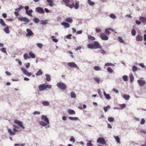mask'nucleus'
Returning <instances> with one entry per match:
<instances>
[{
    "instance_id": "1",
    "label": "nucleus",
    "mask_w": 146,
    "mask_h": 146,
    "mask_svg": "<svg viewBox=\"0 0 146 146\" xmlns=\"http://www.w3.org/2000/svg\"><path fill=\"white\" fill-rule=\"evenodd\" d=\"M41 119L44 121H40L39 122V124L42 126H46L47 124H49V121L47 118V116L45 115H42L41 116Z\"/></svg>"
},
{
    "instance_id": "2",
    "label": "nucleus",
    "mask_w": 146,
    "mask_h": 146,
    "mask_svg": "<svg viewBox=\"0 0 146 146\" xmlns=\"http://www.w3.org/2000/svg\"><path fill=\"white\" fill-rule=\"evenodd\" d=\"M52 87V86L50 85H46L45 84H41L39 86V89L40 91H42L48 88L50 89Z\"/></svg>"
},
{
    "instance_id": "3",
    "label": "nucleus",
    "mask_w": 146,
    "mask_h": 146,
    "mask_svg": "<svg viewBox=\"0 0 146 146\" xmlns=\"http://www.w3.org/2000/svg\"><path fill=\"white\" fill-rule=\"evenodd\" d=\"M57 86L61 89L64 90L66 88L67 86L65 84L61 82H59L57 84Z\"/></svg>"
},
{
    "instance_id": "4",
    "label": "nucleus",
    "mask_w": 146,
    "mask_h": 146,
    "mask_svg": "<svg viewBox=\"0 0 146 146\" xmlns=\"http://www.w3.org/2000/svg\"><path fill=\"white\" fill-rule=\"evenodd\" d=\"M18 19L19 21L25 22V24L30 22V20L29 19L25 17H19L18 18Z\"/></svg>"
},
{
    "instance_id": "5",
    "label": "nucleus",
    "mask_w": 146,
    "mask_h": 146,
    "mask_svg": "<svg viewBox=\"0 0 146 146\" xmlns=\"http://www.w3.org/2000/svg\"><path fill=\"white\" fill-rule=\"evenodd\" d=\"M97 142L98 143H101L103 145H105L106 143L105 139L102 137H99L98 139Z\"/></svg>"
},
{
    "instance_id": "6",
    "label": "nucleus",
    "mask_w": 146,
    "mask_h": 146,
    "mask_svg": "<svg viewBox=\"0 0 146 146\" xmlns=\"http://www.w3.org/2000/svg\"><path fill=\"white\" fill-rule=\"evenodd\" d=\"M100 37L102 40H107L108 39V37L104 33H101L100 34Z\"/></svg>"
},
{
    "instance_id": "7",
    "label": "nucleus",
    "mask_w": 146,
    "mask_h": 146,
    "mask_svg": "<svg viewBox=\"0 0 146 146\" xmlns=\"http://www.w3.org/2000/svg\"><path fill=\"white\" fill-rule=\"evenodd\" d=\"M36 11L40 14H43L44 13V9L41 7H37L35 9Z\"/></svg>"
},
{
    "instance_id": "8",
    "label": "nucleus",
    "mask_w": 146,
    "mask_h": 146,
    "mask_svg": "<svg viewBox=\"0 0 146 146\" xmlns=\"http://www.w3.org/2000/svg\"><path fill=\"white\" fill-rule=\"evenodd\" d=\"M94 49L98 48L101 49L102 48V46L100 45V44L97 41H95L94 42Z\"/></svg>"
},
{
    "instance_id": "9",
    "label": "nucleus",
    "mask_w": 146,
    "mask_h": 146,
    "mask_svg": "<svg viewBox=\"0 0 146 146\" xmlns=\"http://www.w3.org/2000/svg\"><path fill=\"white\" fill-rule=\"evenodd\" d=\"M62 1L65 3L67 6L69 7L71 9L73 8L72 5H71V4L69 3L70 2V0H62Z\"/></svg>"
},
{
    "instance_id": "10",
    "label": "nucleus",
    "mask_w": 146,
    "mask_h": 146,
    "mask_svg": "<svg viewBox=\"0 0 146 146\" xmlns=\"http://www.w3.org/2000/svg\"><path fill=\"white\" fill-rule=\"evenodd\" d=\"M67 65L70 67L72 68H76L79 69V67L77 66V65L75 64L74 62H69L67 63Z\"/></svg>"
},
{
    "instance_id": "11",
    "label": "nucleus",
    "mask_w": 146,
    "mask_h": 146,
    "mask_svg": "<svg viewBox=\"0 0 146 146\" xmlns=\"http://www.w3.org/2000/svg\"><path fill=\"white\" fill-rule=\"evenodd\" d=\"M14 122L15 123L19 125L20 127H21L23 129H24L25 127L23 126V125L22 124V122L19 121L18 120L16 119L14 120Z\"/></svg>"
},
{
    "instance_id": "12",
    "label": "nucleus",
    "mask_w": 146,
    "mask_h": 146,
    "mask_svg": "<svg viewBox=\"0 0 146 146\" xmlns=\"http://www.w3.org/2000/svg\"><path fill=\"white\" fill-rule=\"evenodd\" d=\"M21 69L24 74L28 76H30L32 74L31 72H28L26 69L23 68H21Z\"/></svg>"
},
{
    "instance_id": "13",
    "label": "nucleus",
    "mask_w": 146,
    "mask_h": 146,
    "mask_svg": "<svg viewBox=\"0 0 146 146\" xmlns=\"http://www.w3.org/2000/svg\"><path fill=\"white\" fill-rule=\"evenodd\" d=\"M27 33L26 34V36H30L33 35V33L32 31L29 29H27L26 30Z\"/></svg>"
},
{
    "instance_id": "14",
    "label": "nucleus",
    "mask_w": 146,
    "mask_h": 146,
    "mask_svg": "<svg viewBox=\"0 0 146 146\" xmlns=\"http://www.w3.org/2000/svg\"><path fill=\"white\" fill-rule=\"evenodd\" d=\"M136 39L137 41H142L143 40V37L141 35H138L137 36Z\"/></svg>"
},
{
    "instance_id": "15",
    "label": "nucleus",
    "mask_w": 146,
    "mask_h": 146,
    "mask_svg": "<svg viewBox=\"0 0 146 146\" xmlns=\"http://www.w3.org/2000/svg\"><path fill=\"white\" fill-rule=\"evenodd\" d=\"M137 82L140 86H143L145 85L146 84V82L145 81L140 80H138Z\"/></svg>"
},
{
    "instance_id": "16",
    "label": "nucleus",
    "mask_w": 146,
    "mask_h": 146,
    "mask_svg": "<svg viewBox=\"0 0 146 146\" xmlns=\"http://www.w3.org/2000/svg\"><path fill=\"white\" fill-rule=\"evenodd\" d=\"M71 5H72L73 6V8L74 7L76 9H77L79 7V2L78 1H76L75 4L74 3H73Z\"/></svg>"
},
{
    "instance_id": "17",
    "label": "nucleus",
    "mask_w": 146,
    "mask_h": 146,
    "mask_svg": "<svg viewBox=\"0 0 146 146\" xmlns=\"http://www.w3.org/2000/svg\"><path fill=\"white\" fill-rule=\"evenodd\" d=\"M61 24L64 27L67 28H69L70 27V24L66 22H63L62 23H61Z\"/></svg>"
},
{
    "instance_id": "18",
    "label": "nucleus",
    "mask_w": 146,
    "mask_h": 146,
    "mask_svg": "<svg viewBox=\"0 0 146 146\" xmlns=\"http://www.w3.org/2000/svg\"><path fill=\"white\" fill-rule=\"evenodd\" d=\"M139 20L143 23L146 22V18L144 17H141L139 18Z\"/></svg>"
},
{
    "instance_id": "19",
    "label": "nucleus",
    "mask_w": 146,
    "mask_h": 146,
    "mask_svg": "<svg viewBox=\"0 0 146 146\" xmlns=\"http://www.w3.org/2000/svg\"><path fill=\"white\" fill-rule=\"evenodd\" d=\"M65 21L66 22H69L70 23H71L73 21L72 18L70 17H68L66 19Z\"/></svg>"
},
{
    "instance_id": "20",
    "label": "nucleus",
    "mask_w": 146,
    "mask_h": 146,
    "mask_svg": "<svg viewBox=\"0 0 146 146\" xmlns=\"http://www.w3.org/2000/svg\"><path fill=\"white\" fill-rule=\"evenodd\" d=\"M104 96L107 99L109 100L111 99V97L110 96L109 94H106V92H104Z\"/></svg>"
},
{
    "instance_id": "21",
    "label": "nucleus",
    "mask_w": 146,
    "mask_h": 146,
    "mask_svg": "<svg viewBox=\"0 0 146 146\" xmlns=\"http://www.w3.org/2000/svg\"><path fill=\"white\" fill-rule=\"evenodd\" d=\"M48 3H49V5L50 7H52L53 6V3L54 1L52 0H46Z\"/></svg>"
},
{
    "instance_id": "22",
    "label": "nucleus",
    "mask_w": 146,
    "mask_h": 146,
    "mask_svg": "<svg viewBox=\"0 0 146 146\" xmlns=\"http://www.w3.org/2000/svg\"><path fill=\"white\" fill-rule=\"evenodd\" d=\"M0 23L4 27H5L6 25V24H5V23L4 22V21L2 19H0Z\"/></svg>"
},
{
    "instance_id": "23",
    "label": "nucleus",
    "mask_w": 146,
    "mask_h": 146,
    "mask_svg": "<svg viewBox=\"0 0 146 146\" xmlns=\"http://www.w3.org/2000/svg\"><path fill=\"white\" fill-rule=\"evenodd\" d=\"M33 12V11L31 9H30L29 11H27L26 12V13L29 16H32V15H31V13Z\"/></svg>"
},
{
    "instance_id": "24",
    "label": "nucleus",
    "mask_w": 146,
    "mask_h": 146,
    "mask_svg": "<svg viewBox=\"0 0 146 146\" xmlns=\"http://www.w3.org/2000/svg\"><path fill=\"white\" fill-rule=\"evenodd\" d=\"M68 113L70 115H74L75 114V111L72 110H68Z\"/></svg>"
},
{
    "instance_id": "25",
    "label": "nucleus",
    "mask_w": 146,
    "mask_h": 146,
    "mask_svg": "<svg viewBox=\"0 0 146 146\" xmlns=\"http://www.w3.org/2000/svg\"><path fill=\"white\" fill-rule=\"evenodd\" d=\"M8 131L11 135H14L15 134V133L13 132L12 130L10 129H8Z\"/></svg>"
},
{
    "instance_id": "26",
    "label": "nucleus",
    "mask_w": 146,
    "mask_h": 146,
    "mask_svg": "<svg viewBox=\"0 0 146 146\" xmlns=\"http://www.w3.org/2000/svg\"><path fill=\"white\" fill-rule=\"evenodd\" d=\"M4 31L5 33L7 34H9L10 33L9 28L7 26L4 29Z\"/></svg>"
},
{
    "instance_id": "27",
    "label": "nucleus",
    "mask_w": 146,
    "mask_h": 146,
    "mask_svg": "<svg viewBox=\"0 0 146 146\" xmlns=\"http://www.w3.org/2000/svg\"><path fill=\"white\" fill-rule=\"evenodd\" d=\"M87 47L89 48L94 49L93 44H89L87 45Z\"/></svg>"
},
{
    "instance_id": "28",
    "label": "nucleus",
    "mask_w": 146,
    "mask_h": 146,
    "mask_svg": "<svg viewBox=\"0 0 146 146\" xmlns=\"http://www.w3.org/2000/svg\"><path fill=\"white\" fill-rule=\"evenodd\" d=\"M123 97L125 100H128L129 99V98H130V96L129 95L125 94V95H123Z\"/></svg>"
},
{
    "instance_id": "29",
    "label": "nucleus",
    "mask_w": 146,
    "mask_h": 146,
    "mask_svg": "<svg viewBox=\"0 0 146 146\" xmlns=\"http://www.w3.org/2000/svg\"><path fill=\"white\" fill-rule=\"evenodd\" d=\"M129 76L130 79V82L131 83H132L133 82L134 79L133 76L132 74H130Z\"/></svg>"
},
{
    "instance_id": "30",
    "label": "nucleus",
    "mask_w": 146,
    "mask_h": 146,
    "mask_svg": "<svg viewBox=\"0 0 146 146\" xmlns=\"http://www.w3.org/2000/svg\"><path fill=\"white\" fill-rule=\"evenodd\" d=\"M88 38L89 39H90V40L92 41L94 40L95 39V37L91 35H90L88 36Z\"/></svg>"
},
{
    "instance_id": "31",
    "label": "nucleus",
    "mask_w": 146,
    "mask_h": 146,
    "mask_svg": "<svg viewBox=\"0 0 146 146\" xmlns=\"http://www.w3.org/2000/svg\"><path fill=\"white\" fill-rule=\"evenodd\" d=\"M46 80L48 81H50L51 79L50 75L48 74H46Z\"/></svg>"
},
{
    "instance_id": "32",
    "label": "nucleus",
    "mask_w": 146,
    "mask_h": 146,
    "mask_svg": "<svg viewBox=\"0 0 146 146\" xmlns=\"http://www.w3.org/2000/svg\"><path fill=\"white\" fill-rule=\"evenodd\" d=\"M42 104L45 106H48L49 105V103L47 101H43L42 102Z\"/></svg>"
},
{
    "instance_id": "33",
    "label": "nucleus",
    "mask_w": 146,
    "mask_h": 146,
    "mask_svg": "<svg viewBox=\"0 0 146 146\" xmlns=\"http://www.w3.org/2000/svg\"><path fill=\"white\" fill-rule=\"evenodd\" d=\"M29 54L30 57L32 58H34L35 57V55L33 53L31 52L29 53Z\"/></svg>"
},
{
    "instance_id": "34",
    "label": "nucleus",
    "mask_w": 146,
    "mask_h": 146,
    "mask_svg": "<svg viewBox=\"0 0 146 146\" xmlns=\"http://www.w3.org/2000/svg\"><path fill=\"white\" fill-rule=\"evenodd\" d=\"M42 74V72L41 69H39L38 72L36 73V76L41 75Z\"/></svg>"
},
{
    "instance_id": "35",
    "label": "nucleus",
    "mask_w": 146,
    "mask_h": 146,
    "mask_svg": "<svg viewBox=\"0 0 146 146\" xmlns=\"http://www.w3.org/2000/svg\"><path fill=\"white\" fill-rule=\"evenodd\" d=\"M70 96L71 98H75L76 97L75 93L73 92H72L71 93Z\"/></svg>"
},
{
    "instance_id": "36",
    "label": "nucleus",
    "mask_w": 146,
    "mask_h": 146,
    "mask_svg": "<svg viewBox=\"0 0 146 146\" xmlns=\"http://www.w3.org/2000/svg\"><path fill=\"white\" fill-rule=\"evenodd\" d=\"M55 36H52L51 38H52V40L54 42H58V40L56 38H54Z\"/></svg>"
},
{
    "instance_id": "37",
    "label": "nucleus",
    "mask_w": 146,
    "mask_h": 146,
    "mask_svg": "<svg viewBox=\"0 0 146 146\" xmlns=\"http://www.w3.org/2000/svg\"><path fill=\"white\" fill-rule=\"evenodd\" d=\"M110 106L109 105L105 107L104 108V110L105 111V112H106L108 109H110Z\"/></svg>"
},
{
    "instance_id": "38",
    "label": "nucleus",
    "mask_w": 146,
    "mask_h": 146,
    "mask_svg": "<svg viewBox=\"0 0 146 146\" xmlns=\"http://www.w3.org/2000/svg\"><path fill=\"white\" fill-rule=\"evenodd\" d=\"M69 119L71 120H78L79 119L77 117H69Z\"/></svg>"
},
{
    "instance_id": "39",
    "label": "nucleus",
    "mask_w": 146,
    "mask_h": 146,
    "mask_svg": "<svg viewBox=\"0 0 146 146\" xmlns=\"http://www.w3.org/2000/svg\"><path fill=\"white\" fill-rule=\"evenodd\" d=\"M118 40L119 42H120L121 43H124V42L123 39L120 36L118 37Z\"/></svg>"
},
{
    "instance_id": "40",
    "label": "nucleus",
    "mask_w": 146,
    "mask_h": 146,
    "mask_svg": "<svg viewBox=\"0 0 146 146\" xmlns=\"http://www.w3.org/2000/svg\"><path fill=\"white\" fill-rule=\"evenodd\" d=\"M47 20L44 21H40V23L42 25H45L47 24Z\"/></svg>"
},
{
    "instance_id": "41",
    "label": "nucleus",
    "mask_w": 146,
    "mask_h": 146,
    "mask_svg": "<svg viewBox=\"0 0 146 146\" xmlns=\"http://www.w3.org/2000/svg\"><path fill=\"white\" fill-rule=\"evenodd\" d=\"M23 57L24 58V59L25 60L30 58V57L28 56L27 53H25L23 55Z\"/></svg>"
},
{
    "instance_id": "42",
    "label": "nucleus",
    "mask_w": 146,
    "mask_h": 146,
    "mask_svg": "<svg viewBox=\"0 0 146 146\" xmlns=\"http://www.w3.org/2000/svg\"><path fill=\"white\" fill-rule=\"evenodd\" d=\"M109 28L108 29H106L105 30V32L106 33V34L108 35H109L110 34V33L109 31Z\"/></svg>"
},
{
    "instance_id": "43",
    "label": "nucleus",
    "mask_w": 146,
    "mask_h": 146,
    "mask_svg": "<svg viewBox=\"0 0 146 146\" xmlns=\"http://www.w3.org/2000/svg\"><path fill=\"white\" fill-rule=\"evenodd\" d=\"M88 3L90 5H94L95 4V3L92 2L91 0H88Z\"/></svg>"
},
{
    "instance_id": "44",
    "label": "nucleus",
    "mask_w": 146,
    "mask_h": 146,
    "mask_svg": "<svg viewBox=\"0 0 146 146\" xmlns=\"http://www.w3.org/2000/svg\"><path fill=\"white\" fill-rule=\"evenodd\" d=\"M138 70V68L137 67L135 66H133L132 67V70L133 72L136 71Z\"/></svg>"
},
{
    "instance_id": "45",
    "label": "nucleus",
    "mask_w": 146,
    "mask_h": 146,
    "mask_svg": "<svg viewBox=\"0 0 146 146\" xmlns=\"http://www.w3.org/2000/svg\"><path fill=\"white\" fill-rule=\"evenodd\" d=\"M33 21L35 23H38L39 22V20L38 19L35 18L33 19Z\"/></svg>"
},
{
    "instance_id": "46",
    "label": "nucleus",
    "mask_w": 146,
    "mask_h": 146,
    "mask_svg": "<svg viewBox=\"0 0 146 146\" xmlns=\"http://www.w3.org/2000/svg\"><path fill=\"white\" fill-rule=\"evenodd\" d=\"M107 70L110 73L113 72V70L110 67H108L107 68Z\"/></svg>"
},
{
    "instance_id": "47",
    "label": "nucleus",
    "mask_w": 146,
    "mask_h": 146,
    "mask_svg": "<svg viewBox=\"0 0 146 146\" xmlns=\"http://www.w3.org/2000/svg\"><path fill=\"white\" fill-rule=\"evenodd\" d=\"M108 120L110 122H113L114 121V119L112 117H111L108 118Z\"/></svg>"
},
{
    "instance_id": "48",
    "label": "nucleus",
    "mask_w": 146,
    "mask_h": 146,
    "mask_svg": "<svg viewBox=\"0 0 146 146\" xmlns=\"http://www.w3.org/2000/svg\"><path fill=\"white\" fill-rule=\"evenodd\" d=\"M136 32L134 29H133L131 31V34L133 36H135L136 34Z\"/></svg>"
},
{
    "instance_id": "49",
    "label": "nucleus",
    "mask_w": 146,
    "mask_h": 146,
    "mask_svg": "<svg viewBox=\"0 0 146 146\" xmlns=\"http://www.w3.org/2000/svg\"><path fill=\"white\" fill-rule=\"evenodd\" d=\"M114 137H115V140H116V141L118 143H120V139H119V137L118 136H117L116 137H115L114 136Z\"/></svg>"
},
{
    "instance_id": "50",
    "label": "nucleus",
    "mask_w": 146,
    "mask_h": 146,
    "mask_svg": "<svg viewBox=\"0 0 146 146\" xmlns=\"http://www.w3.org/2000/svg\"><path fill=\"white\" fill-rule=\"evenodd\" d=\"M123 80L125 81H126L127 80V76L126 75H124L122 77Z\"/></svg>"
},
{
    "instance_id": "51",
    "label": "nucleus",
    "mask_w": 146,
    "mask_h": 146,
    "mask_svg": "<svg viewBox=\"0 0 146 146\" xmlns=\"http://www.w3.org/2000/svg\"><path fill=\"white\" fill-rule=\"evenodd\" d=\"M23 8V7L22 6H20L19 8L15 9V10L16 11H20L21 9H22Z\"/></svg>"
},
{
    "instance_id": "52",
    "label": "nucleus",
    "mask_w": 146,
    "mask_h": 146,
    "mask_svg": "<svg viewBox=\"0 0 146 146\" xmlns=\"http://www.w3.org/2000/svg\"><path fill=\"white\" fill-rule=\"evenodd\" d=\"M110 17L111 18L114 19H115L116 18V16L115 15L113 14H111L110 15Z\"/></svg>"
},
{
    "instance_id": "53",
    "label": "nucleus",
    "mask_w": 146,
    "mask_h": 146,
    "mask_svg": "<svg viewBox=\"0 0 146 146\" xmlns=\"http://www.w3.org/2000/svg\"><path fill=\"white\" fill-rule=\"evenodd\" d=\"M105 66H114V64L112 63H106L105 64Z\"/></svg>"
},
{
    "instance_id": "54",
    "label": "nucleus",
    "mask_w": 146,
    "mask_h": 146,
    "mask_svg": "<svg viewBox=\"0 0 146 146\" xmlns=\"http://www.w3.org/2000/svg\"><path fill=\"white\" fill-rule=\"evenodd\" d=\"M94 69L96 71H98L100 70V68L99 66H95L94 67Z\"/></svg>"
},
{
    "instance_id": "55",
    "label": "nucleus",
    "mask_w": 146,
    "mask_h": 146,
    "mask_svg": "<svg viewBox=\"0 0 146 146\" xmlns=\"http://www.w3.org/2000/svg\"><path fill=\"white\" fill-rule=\"evenodd\" d=\"M70 140V141H73V142H75V141L74 138L73 136L71 137Z\"/></svg>"
},
{
    "instance_id": "56",
    "label": "nucleus",
    "mask_w": 146,
    "mask_h": 146,
    "mask_svg": "<svg viewBox=\"0 0 146 146\" xmlns=\"http://www.w3.org/2000/svg\"><path fill=\"white\" fill-rule=\"evenodd\" d=\"M94 80L96 82L98 83L99 84L100 83V80L96 77H95L94 78Z\"/></svg>"
},
{
    "instance_id": "57",
    "label": "nucleus",
    "mask_w": 146,
    "mask_h": 146,
    "mask_svg": "<svg viewBox=\"0 0 146 146\" xmlns=\"http://www.w3.org/2000/svg\"><path fill=\"white\" fill-rule=\"evenodd\" d=\"M37 46L39 48H41L43 46V44L41 43H38L37 44Z\"/></svg>"
},
{
    "instance_id": "58",
    "label": "nucleus",
    "mask_w": 146,
    "mask_h": 146,
    "mask_svg": "<svg viewBox=\"0 0 146 146\" xmlns=\"http://www.w3.org/2000/svg\"><path fill=\"white\" fill-rule=\"evenodd\" d=\"M1 51L5 53H7L6 51V49L5 48H3H3H2Z\"/></svg>"
},
{
    "instance_id": "59",
    "label": "nucleus",
    "mask_w": 146,
    "mask_h": 146,
    "mask_svg": "<svg viewBox=\"0 0 146 146\" xmlns=\"http://www.w3.org/2000/svg\"><path fill=\"white\" fill-rule=\"evenodd\" d=\"M72 36V35L70 34H68L66 36V38L68 39H70L71 38V37Z\"/></svg>"
},
{
    "instance_id": "60",
    "label": "nucleus",
    "mask_w": 146,
    "mask_h": 146,
    "mask_svg": "<svg viewBox=\"0 0 146 146\" xmlns=\"http://www.w3.org/2000/svg\"><path fill=\"white\" fill-rule=\"evenodd\" d=\"M120 106L122 108H123L125 107V104H121L120 105Z\"/></svg>"
},
{
    "instance_id": "61",
    "label": "nucleus",
    "mask_w": 146,
    "mask_h": 146,
    "mask_svg": "<svg viewBox=\"0 0 146 146\" xmlns=\"http://www.w3.org/2000/svg\"><path fill=\"white\" fill-rule=\"evenodd\" d=\"M89 143H87L86 146H93L92 144L91 143V141Z\"/></svg>"
},
{
    "instance_id": "62",
    "label": "nucleus",
    "mask_w": 146,
    "mask_h": 146,
    "mask_svg": "<svg viewBox=\"0 0 146 146\" xmlns=\"http://www.w3.org/2000/svg\"><path fill=\"white\" fill-rule=\"evenodd\" d=\"M30 66V64L29 63H26L25 64V66L27 68H29Z\"/></svg>"
},
{
    "instance_id": "63",
    "label": "nucleus",
    "mask_w": 146,
    "mask_h": 146,
    "mask_svg": "<svg viewBox=\"0 0 146 146\" xmlns=\"http://www.w3.org/2000/svg\"><path fill=\"white\" fill-rule=\"evenodd\" d=\"M40 113L39 111H35L34 112L33 114V115H39L40 114Z\"/></svg>"
},
{
    "instance_id": "64",
    "label": "nucleus",
    "mask_w": 146,
    "mask_h": 146,
    "mask_svg": "<svg viewBox=\"0 0 146 146\" xmlns=\"http://www.w3.org/2000/svg\"><path fill=\"white\" fill-rule=\"evenodd\" d=\"M145 123V121L144 119H141V121L140 123L141 124H143Z\"/></svg>"
}]
</instances>
